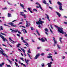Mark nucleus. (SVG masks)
<instances>
[{
	"instance_id": "obj_1",
	"label": "nucleus",
	"mask_w": 67,
	"mask_h": 67,
	"mask_svg": "<svg viewBox=\"0 0 67 67\" xmlns=\"http://www.w3.org/2000/svg\"><path fill=\"white\" fill-rule=\"evenodd\" d=\"M55 27H57L58 28V32L60 33H62L63 34H66V32H64L63 31V29L62 27H58V26H56V25H55Z\"/></svg>"
},
{
	"instance_id": "obj_2",
	"label": "nucleus",
	"mask_w": 67,
	"mask_h": 67,
	"mask_svg": "<svg viewBox=\"0 0 67 67\" xmlns=\"http://www.w3.org/2000/svg\"><path fill=\"white\" fill-rule=\"evenodd\" d=\"M2 34V35H5V36H6V34H4V33H3L1 32L0 33V37L2 38L3 40V41H4V42H5V40L7 41H8V40L6 38H5L4 36H3V35H1Z\"/></svg>"
},
{
	"instance_id": "obj_3",
	"label": "nucleus",
	"mask_w": 67,
	"mask_h": 67,
	"mask_svg": "<svg viewBox=\"0 0 67 67\" xmlns=\"http://www.w3.org/2000/svg\"><path fill=\"white\" fill-rule=\"evenodd\" d=\"M36 23L37 24H41L42 25H43V23H44V21H41V18H40L39 21L36 22Z\"/></svg>"
},
{
	"instance_id": "obj_4",
	"label": "nucleus",
	"mask_w": 67,
	"mask_h": 67,
	"mask_svg": "<svg viewBox=\"0 0 67 67\" xmlns=\"http://www.w3.org/2000/svg\"><path fill=\"white\" fill-rule=\"evenodd\" d=\"M57 3L59 5V9L60 10H63V9L62 8V4L61 3L59 2H58Z\"/></svg>"
},
{
	"instance_id": "obj_5",
	"label": "nucleus",
	"mask_w": 67,
	"mask_h": 67,
	"mask_svg": "<svg viewBox=\"0 0 67 67\" xmlns=\"http://www.w3.org/2000/svg\"><path fill=\"white\" fill-rule=\"evenodd\" d=\"M10 30L12 31L11 32H18V33L19 34H21V33L19 31H18V30H14V29H10Z\"/></svg>"
},
{
	"instance_id": "obj_6",
	"label": "nucleus",
	"mask_w": 67,
	"mask_h": 67,
	"mask_svg": "<svg viewBox=\"0 0 67 67\" xmlns=\"http://www.w3.org/2000/svg\"><path fill=\"white\" fill-rule=\"evenodd\" d=\"M18 20H14V21H13L12 22H10V23H8V24H10V25H11V26H14V27H16V25H14V23H13L14 22H15V21H17Z\"/></svg>"
},
{
	"instance_id": "obj_7",
	"label": "nucleus",
	"mask_w": 67,
	"mask_h": 67,
	"mask_svg": "<svg viewBox=\"0 0 67 67\" xmlns=\"http://www.w3.org/2000/svg\"><path fill=\"white\" fill-rule=\"evenodd\" d=\"M0 49H1V50H0V51L1 53L2 54H3V55H4L5 56L6 55V54L5 53H3L4 52V51L1 48V47H0Z\"/></svg>"
},
{
	"instance_id": "obj_8",
	"label": "nucleus",
	"mask_w": 67,
	"mask_h": 67,
	"mask_svg": "<svg viewBox=\"0 0 67 67\" xmlns=\"http://www.w3.org/2000/svg\"><path fill=\"white\" fill-rule=\"evenodd\" d=\"M51 55H52V54L51 53H49V54H48V55H49V56H47V58L48 59L51 58V61H54V60L53 59L52 56H51Z\"/></svg>"
},
{
	"instance_id": "obj_9",
	"label": "nucleus",
	"mask_w": 67,
	"mask_h": 67,
	"mask_svg": "<svg viewBox=\"0 0 67 67\" xmlns=\"http://www.w3.org/2000/svg\"><path fill=\"white\" fill-rule=\"evenodd\" d=\"M21 13H20V15L24 16V18H26V16L25 14H24L23 12H20Z\"/></svg>"
},
{
	"instance_id": "obj_10",
	"label": "nucleus",
	"mask_w": 67,
	"mask_h": 67,
	"mask_svg": "<svg viewBox=\"0 0 67 67\" xmlns=\"http://www.w3.org/2000/svg\"><path fill=\"white\" fill-rule=\"evenodd\" d=\"M53 63V62H50V63H49L47 64V65H48V67H52L51 65Z\"/></svg>"
},
{
	"instance_id": "obj_11",
	"label": "nucleus",
	"mask_w": 67,
	"mask_h": 67,
	"mask_svg": "<svg viewBox=\"0 0 67 67\" xmlns=\"http://www.w3.org/2000/svg\"><path fill=\"white\" fill-rule=\"evenodd\" d=\"M40 53H38L37 54H36V56L34 58V59H37L38 58V57L40 56Z\"/></svg>"
},
{
	"instance_id": "obj_12",
	"label": "nucleus",
	"mask_w": 67,
	"mask_h": 67,
	"mask_svg": "<svg viewBox=\"0 0 67 67\" xmlns=\"http://www.w3.org/2000/svg\"><path fill=\"white\" fill-rule=\"evenodd\" d=\"M25 61L26 63V64L27 65L29 64V60L26 59H25Z\"/></svg>"
},
{
	"instance_id": "obj_13",
	"label": "nucleus",
	"mask_w": 67,
	"mask_h": 67,
	"mask_svg": "<svg viewBox=\"0 0 67 67\" xmlns=\"http://www.w3.org/2000/svg\"><path fill=\"white\" fill-rule=\"evenodd\" d=\"M44 31H46V32H45V33L46 34H47V35H48V33H47V32H48V29H47V28H45L44 29Z\"/></svg>"
},
{
	"instance_id": "obj_14",
	"label": "nucleus",
	"mask_w": 67,
	"mask_h": 67,
	"mask_svg": "<svg viewBox=\"0 0 67 67\" xmlns=\"http://www.w3.org/2000/svg\"><path fill=\"white\" fill-rule=\"evenodd\" d=\"M21 40H22V41H23V42H24V43H27V44H28V43H27V42H26V41H25V40H23L24 38H23V37H21Z\"/></svg>"
},
{
	"instance_id": "obj_15",
	"label": "nucleus",
	"mask_w": 67,
	"mask_h": 67,
	"mask_svg": "<svg viewBox=\"0 0 67 67\" xmlns=\"http://www.w3.org/2000/svg\"><path fill=\"white\" fill-rule=\"evenodd\" d=\"M36 4H38V5H39V7L41 9V10H43V11L44 10L42 8V7H41V5L40 4L38 3H36Z\"/></svg>"
},
{
	"instance_id": "obj_16",
	"label": "nucleus",
	"mask_w": 67,
	"mask_h": 67,
	"mask_svg": "<svg viewBox=\"0 0 67 67\" xmlns=\"http://www.w3.org/2000/svg\"><path fill=\"white\" fill-rule=\"evenodd\" d=\"M26 27H29V24H30L29 23V22H28V21H26Z\"/></svg>"
},
{
	"instance_id": "obj_17",
	"label": "nucleus",
	"mask_w": 67,
	"mask_h": 67,
	"mask_svg": "<svg viewBox=\"0 0 67 67\" xmlns=\"http://www.w3.org/2000/svg\"><path fill=\"white\" fill-rule=\"evenodd\" d=\"M53 40L54 41V43L55 44V43H57V41L55 40V37H54L53 39Z\"/></svg>"
},
{
	"instance_id": "obj_18",
	"label": "nucleus",
	"mask_w": 67,
	"mask_h": 67,
	"mask_svg": "<svg viewBox=\"0 0 67 67\" xmlns=\"http://www.w3.org/2000/svg\"><path fill=\"white\" fill-rule=\"evenodd\" d=\"M56 13L58 15L59 17H60L61 16V14L60 13H59V12H57L56 11Z\"/></svg>"
},
{
	"instance_id": "obj_19",
	"label": "nucleus",
	"mask_w": 67,
	"mask_h": 67,
	"mask_svg": "<svg viewBox=\"0 0 67 67\" xmlns=\"http://www.w3.org/2000/svg\"><path fill=\"white\" fill-rule=\"evenodd\" d=\"M19 63L20 64H21V65H23L25 67H26V66L25 64H24V63H21V62H20V61H19Z\"/></svg>"
},
{
	"instance_id": "obj_20",
	"label": "nucleus",
	"mask_w": 67,
	"mask_h": 67,
	"mask_svg": "<svg viewBox=\"0 0 67 67\" xmlns=\"http://www.w3.org/2000/svg\"><path fill=\"white\" fill-rule=\"evenodd\" d=\"M20 7H22L23 9H25L24 6V5H23L22 4H21V3H20Z\"/></svg>"
},
{
	"instance_id": "obj_21",
	"label": "nucleus",
	"mask_w": 67,
	"mask_h": 67,
	"mask_svg": "<svg viewBox=\"0 0 67 67\" xmlns=\"http://www.w3.org/2000/svg\"><path fill=\"white\" fill-rule=\"evenodd\" d=\"M41 41L42 42H45V40H44V38L43 37L42 38H41Z\"/></svg>"
},
{
	"instance_id": "obj_22",
	"label": "nucleus",
	"mask_w": 67,
	"mask_h": 67,
	"mask_svg": "<svg viewBox=\"0 0 67 67\" xmlns=\"http://www.w3.org/2000/svg\"><path fill=\"white\" fill-rule=\"evenodd\" d=\"M46 16H47V19L49 21H50V20L49 19V15H48L47 14H46Z\"/></svg>"
},
{
	"instance_id": "obj_23",
	"label": "nucleus",
	"mask_w": 67,
	"mask_h": 67,
	"mask_svg": "<svg viewBox=\"0 0 67 67\" xmlns=\"http://www.w3.org/2000/svg\"><path fill=\"white\" fill-rule=\"evenodd\" d=\"M43 3H44V4H48V3H47L46 2V1H43Z\"/></svg>"
},
{
	"instance_id": "obj_24",
	"label": "nucleus",
	"mask_w": 67,
	"mask_h": 67,
	"mask_svg": "<svg viewBox=\"0 0 67 67\" xmlns=\"http://www.w3.org/2000/svg\"><path fill=\"white\" fill-rule=\"evenodd\" d=\"M4 63H2V64H0V67H2V66L3 65H4Z\"/></svg>"
},
{
	"instance_id": "obj_25",
	"label": "nucleus",
	"mask_w": 67,
	"mask_h": 67,
	"mask_svg": "<svg viewBox=\"0 0 67 67\" xmlns=\"http://www.w3.org/2000/svg\"><path fill=\"white\" fill-rule=\"evenodd\" d=\"M22 31H23L24 33L25 32V33H27V32L26 30H25V29H23Z\"/></svg>"
},
{
	"instance_id": "obj_26",
	"label": "nucleus",
	"mask_w": 67,
	"mask_h": 67,
	"mask_svg": "<svg viewBox=\"0 0 67 67\" xmlns=\"http://www.w3.org/2000/svg\"><path fill=\"white\" fill-rule=\"evenodd\" d=\"M7 59L8 61H9L10 64H12V61H11L10 60H9L8 59Z\"/></svg>"
},
{
	"instance_id": "obj_27",
	"label": "nucleus",
	"mask_w": 67,
	"mask_h": 67,
	"mask_svg": "<svg viewBox=\"0 0 67 67\" xmlns=\"http://www.w3.org/2000/svg\"><path fill=\"white\" fill-rule=\"evenodd\" d=\"M21 49L23 51V52L24 53V54H25V50L24 49H23V48H21Z\"/></svg>"
},
{
	"instance_id": "obj_28",
	"label": "nucleus",
	"mask_w": 67,
	"mask_h": 67,
	"mask_svg": "<svg viewBox=\"0 0 67 67\" xmlns=\"http://www.w3.org/2000/svg\"><path fill=\"white\" fill-rule=\"evenodd\" d=\"M21 49L23 51V52L24 53V54H25V50L24 49H23V48H21Z\"/></svg>"
},
{
	"instance_id": "obj_29",
	"label": "nucleus",
	"mask_w": 67,
	"mask_h": 67,
	"mask_svg": "<svg viewBox=\"0 0 67 67\" xmlns=\"http://www.w3.org/2000/svg\"><path fill=\"white\" fill-rule=\"evenodd\" d=\"M8 17H10L11 16V14L10 13H8Z\"/></svg>"
},
{
	"instance_id": "obj_30",
	"label": "nucleus",
	"mask_w": 67,
	"mask_h": 67,
	"mask_svg": "<svg viewBox=\"0 0 67 67\" xmlns=\"http://www.w3.org/2000/svg\"><path fill=\"white\" fill-rule=\"evenodd\" d=\"M57 46L58 47V48L59 49H61V47L60 46H59L58 44H57Z\"/></svg>"
},
{
	"instance_id": "obj_31",
	"label": "nucleus",
	"mask_w": 67,
	"mask_h": 67,
	"mask_svg": "<svg viewBox=\"0 0 67 67\" xmlns=\"http://www.w3.org/2000/svg\"><path fill=\"white\" fill-rule=\"evenodd\" d=\"M9 40H10V41H12V42H13V43H14V41H13V40H12V39H11V38L10 37H9Z\"/></svg>"
},
{
	"instance_id": "obj_32",
	"label": "nucleus",
	"mask_w": 67,
	"mask_h": 67,
	"mask_svg": "<svg viewBox=\"0 0 67 67\" xmlns=\"http://www.w3.org/2000/svg\"><path fill=\"white\" fill-rule=\"evenodd\" d=\"M62 38H61V37H60L59 38V41H60V42L61 43H62V41H61V40H62Z\"/></svg>"
},
{
	"instance_id": "obj_33",
	"label": "nucleus",
	"mask_w": 67,
	"mask_h": 67,
	"mask_svg": "<svg viewBox=\"0 0 67 67\" xmlns=\"http://www.w3.org/2000/svg\"><path fill=\"white\" fill-rule=\"evenodd\" d=\"M32 8H28V10H29L30 12L31 10V9Z\"/></svg>"
},
{
	"instance_id": "obj_34",
	"label": "nucleus",
	"mask_w": 67,
	"mask_h": 67,
	"mask_svg": "<svg viewBox=\"0 0 67 67\" xmlns=\"http://www.w3.org/2000/svg\"><path fill=\"white\" fill-rule=\"evenodd\" d=\"M41 65L42 67H43L44 66H45V65H44V63H42V64Z\"/></svg>"
},
{
	"instance_id": "obj_35",
	"label": "nucleus",
	"mask_w": 67,
	"mask_h": 67,
	"mask_svg": "<svg viewBox=\"0 0 67 67\" xmlns=\"http://www.w3.org/2000/svg\"><path fill=\"white\" fill-rule=\"evenodd\" d=\"M28 52L29 53H31L30 49V48H29V50H28Z\"/></svg>"
},
{
	"instance_id": "obj_36",
	"label": "nucleus",
	"mask_w": 67,
	"mask_h": 67,
	"mask_svg": "<svg viewBox=\"0 0 67 67\" xmlns=\"http://www.w3.org/2000/svg\"><path fill=\"white\" fill-rule=\"evenodd\" d=\"M49 29H50V31L51 32V33H53V31H52L51 30V29L50 28H49Z\"/></svg>"
},
{
	"instance_id": "obj_37",
	"label": "nucleus",
	"mask_w": 67,
	"mask_h": 67,
	"mask_svg": "<svg viewBox=\"0 0 67 67\" xmlns=\"http://www.w3.org/2000/svg\"><path fill=\"white\" fill-rule=\"evenodd\" d=\"M27 54L28 55H29V57L31 59H32V58H31V57L30 55L29 54V53H27Z\"/></svg>"
},
{
	"instance_id": "obj_38",
	"label": "nucleus",
	"mask_w": 67,
	"mask_h": 67,
	"mask_svg": "<svg viewBox=\"0 0 67 67\" xmlns=\"http://www.w3.org/2000/svg\"><path fill=\"white\" fill-rule=\"evenodd\" d=\"M50 25L51 28L52 29H53V27H52V24H50Z\"/></svg>"
},
{
	"instance_id": "obj_39",
	"label": "nucleus",
	"mask_w": 67,
	"mask_h": 67,
	"mask_svg": "<svg viewBox=\"0 0 67 67\" xmlns=\"http://www.w3.org/2000/svg\"><path fill=\"white\" fill-rule=\"evenodd\" d=\"M31 28L32 31H33L34 30V29H33V27H31Z\"/></svg>"
},
{
	"instance_id": "obj_40",
	"label": "nucleus",
	"mask_w": 67,
	"mask_h": 67,
	"mask_svg": "<svg viewBox=\"0 0 67 67\" xmlns=\"http://www.w3.org/2000/svg\"><path fill=\"white\" fill-rule=\"evenodd\" d=\"M41 55H44V53H41Z\"/></svg>"
},
{
	"instance_id": "obj_41",
	"label": "nucleus",
	"mask_w": 67,
	"mask_h": 67,
	"mask_svg": "<svg viewBox=\"0 0 67 67\" xmlns=\"http://www.w3.org/2000/svg\"><path fill=\"white\" fill-rule=\"evenodd\" d=\"M65 58V56H63L62 57V59H64Z\"/></svg>"
},
{
	"instance_id": "obj_42",
	"label": "nucleus",
	"mask_w": 67,
	"mask_h": 67,
	"mask_svg": "<svg viewBox=\"0 0 67 67\" xmlns=\"http://www.w3.org/2000/svg\"><path fill=\"white\" fill-rule=\"evenodd\" d=\"M49 8L51 9V10H52L53 9V8H52V7H49Z\"/></svg>"
},
{
	"instance_id": "obj_43",
	"label": "nucleus",
	"mask_w": 67,
	"mask_h": 67,
	"mask_svg": "<svg viewBox=\"0 0 67 67\" xmlns=\"http://www.w3.org/2000/svg\"><path fill=\"white\" fill-rule=\"evenodd\" d=\"M20 27H24V28H25V26H21V25H20Z\"/></svg>"
},
{
	"instance_id": "obj_44",
	"label": "nucleus",
	"mask_w": 67,
	"mask_h": 67,
	"mask_svg": "<svg viewBox=\"0 0 67 67\" xmlns=\"http://www.w3.org/2000/svg\"><path fill=\"white\" fill-rule=\"evenodd\" d=\"M7 65V66H6V67H11V66L10 65H7V64L6 65Z\"/></svg>"
},
{
	"instance_id": "obj_45",
	"label": "nucleus",
	"mask_w": 67,
	"mask_h": 67,
	"mask_svg": "<svg viewBox=\"0 0 67 67\" xmlns=\"http://www.w3.org/2000/svg\"><path fill=\"white\" fill-rule=\"evenodd\" d=\"M37 11V10H36V9H33V10L34 11Z\"/></svg>"
},
{
	"instance_id": "obj_46",
	"label": "nucleus",
	"mask_w": 67,
	"mask_h": 67,
	"mask_svg": "<svg viewBox=\"0 0 67 67\" xmlns=\"http://www.w3.org/2000/svg\"><path fill=\"white\" fill-rule=\"evenodd\" d=\"M36 32H37V33L38 34V35H39V36L40 35V34H39L38 31H36Z\"/></svg>"
},
{
	"instance_id": "obj_47",
	"label": "nucleus",
	"mask_w": 67,
	"mask_h": 67,
	"mask_svg": "<svg viewBox=\"0 0 67 67\" xmlns=\"http://www.w3.org/2000/svg\"><path fill=\"white\" fill-rule=\"evenodd\" d=\"M8 4H10V5H12V4H10V3H9L8 2H7Z\"/></svg>"
},
{
	"instance_id": "obj_48",
	"label": "nucleus",
	"mask_w": 67,
	"mask_h": 67,
	"mask_svg": "<svg viewBox=\"0 0 67 67\" xmlns=\"http://www.w3.org/2000/svg\"><path fill=\"white\" fill-rule=\"evenodd\" d=\"M7 9V7H5L4 8H3V9Z\"/></svg>"
},
{
	"instance_id": "obj_49",
	"label": "nucleus",
	"mask_w": 67,
	"mask_h": 67,
	"mask_svg": "<svg viewBox=\"0 0 67 67\" xmlns=\"http://www.w3.org/2000/svg\"><path fill=\"white\" fill-rule=\"evenodd\" d=\"M2 45L3 46H5V47H6L7 46L6 45H5V44H2Z\"/></svg>"
},
{
	"instance_id": "obj_50",
	"label": "nucleus",
	"mask_w": 67,
	"mask_h": 67,
	"mask_svg": "<svg viewBox=\"0 0 67 67\" xmlns=\"http://www.w3.org/2000/svg\"><path fill=\"white\" fill-rule=\"evenodd\" d=\"M20 59H21L22 61H24V60H23V58H21Z\"/></svg>"
},
{
	"instance_id": "obj_51",
	"label": "nucleus",
	"mask_w": 67,
	"mask_h": 67,
	"mask_svg": "<svg viewBox=\"0 0 67 67\" xmlns=\"http://www.w3.org/2000/svg\"><path fill=\"white\" fill-rule=\"evenodd\" d=\"M64 23L65 24H67V22H64Z\"/></svg>"
},
{
	"instance_id": "obj_52",
	"label": "nucleus",
	"mask_w": 67,
	"mask_h": 67,
	"mask_svg": "<svg viewBox=\"0 0 67 67\" xmlns=\"http://www.w3.org/2000/svg\"><path fill=\"white\" fill-rule=\"evenodd\" d=\"M15 64H16V66H17V63H16V62H15Z\"/></svg>"
},
{
	"instance_id": "obj_53",
	"label": "nucleus",
	"mask_w": 67,
	"mask_h": 67,
	"mask_svg": "<svg viewBox=\"0 0 67 67\" xmlns=\"http://www.w3.org/2000/svg\"><path fill=\"white\" fill-rule=\"evenodd\" d=\"M41 47H37V49H40L41 48Z\"/></svg>"
},
{
	"instance_id": "obj_54",
	"label": "nucleus",
	"mask_w": 67,
	"mask_h": 67,
	"mask_svg": "<svg viewBox=\"0 0 67 67\" xmlns=\"http://www.w3.org/2000/svg\"><path fill=\"white\" fill-rule=\"evenodd\" d=\"M4 25L5 26H8V25H6V24H4Z\"/></svg>"
},
{
	"instance_id": "obj_55",
	"label": "nucleus",
	"mask_w": 67,
	"mask_h": 67,
	"mask_svg": "<svg viewBox=\"0 0 67 67\" xmlns=\"http://www.w3.org/2000/svg\"><path fill=\"white\" fill-rule=\"evenodd\" d=\"M49 2H50V3L51 4H52V3L51 2V1H49Z\"/></svg>"
},
{
	"instance_id": "obj_56",
	"label": "nucleus",
	"mask_w": 67,
	"mask_h": 67,
	"mask_svg": "<svg viewBox=\"0 0 67 67\" xmlns=\"http://www.w3.org/2000/svg\"><path fill=\"white\" fill-rule=\"evenodd\" d=\"M24 12H27V11H26V10H24Z\"/></svg>"
},
{
	"instance_id": "obj_57",
	"label": "nucleus",
	"mask_w": 67,
	"mask_h": 67,
	"mask_svg": "<svg viewBox=\"0 0 67 67\" xmlns=\"http://www.w3.org/2000/svg\"><path fill=\"white\" fill-rule=\"evenodd\" d=\"M38 27H39V28H40L41 27V25H38Z\"/></svg>"
},
{
	"instance_id": "obj_58",
	"label": "nucleus",
	"mask_w": 67,
	"mask_h": 67,
	"mask_svg": "<svg viewBox=\"0 0 67 67\" xmlns=\"http://www.w3.org/2000/svg\"><path fill=\"white\" fill-rule=\"evenodd\" d=\"M17 35V36H19V37L20 36V35L19 34H18Z\"/></svg>"
},
{
	"instance_id": "obj_59",
	"label": "nucleus",
	"mask_w": 67,
	"mask_h": 67,
	"mask_svg": "<svg viewBox=\"0 0 67 67\" xmlns=\"http://www.w3.org/2000/svg\"><path fill=\"white\" fill-rule=\"evenodd\" d=\"M44 39L46 41H47V39L46 38H44Z\"/></svg>"
},
{
	"instance_id": "obj_60",
	"label": "nucleus",
	"mask_w": 67,
	"mask_h": 67,
	"mask_svg": "<svg viewBox=\"0 0 67 67\" xmlns=\"http://www.w3.org/2000/svg\"><path fill=\"white\" fill-rule=\"evenodd\" d=\"M16 47H18V48L19 47V45H18V44L17 45Z\"/></svg>"
},
{
	"instance_id": "obj_61",
	"label": "nucleus",
	"mask_w": 67,
	"mask_h": 67,
	"mask_svg": "<svg viewBox=\"0 0 67 67\" xmlns=\"http://www.w3.org/2000/svg\"><path fill=\"white\" fill-rule=\"evenodd\" d=\"M36 7L37 8H39V7L38 6V5H36Z\"/></svg>"
},
{
	"instance_id": "obj_62",
	"label": "nucleus",
	"mask_w": 67,
	"mask_h": 67,
	"mask_svg": "<svg viewBox=\"0 0 67 67\" xmlns=\"http://www.w3.org/2000/svg\"><path fill=\"white\" fill-rule=\"evenodd\" d=\"M64 18H67V16H64Z\"/></svg>"
},
{
	"instance_id": "obj_63",
	"label": "nucleus",
	"mask_w": 67,
	"mask_h": 67,
	"mask_svg": "<svg viewBox=\"0 0 67 67\" xmlns=\"http://www.w3.org/2000/svg\"><path fill=\"white\" fill-rule=\"evenodd\" d=\"M18 46H20L21 43H18Z\"/></svg>"
},
{
	"instance_id": "obj_64",
	"label": "nucleus",
	"mask_w": 67,
	"mask_h": 67,
	"mask_svg": "<svg viewBox=\"0 0 67 67\" xmlns=\"http://www.w3.org/2000/svg\"><path fill=\"white\" fill-rule=\"evenodd\" d=\"M57 54V52H55V54Z\"/></svg>"
}]
</instances>
